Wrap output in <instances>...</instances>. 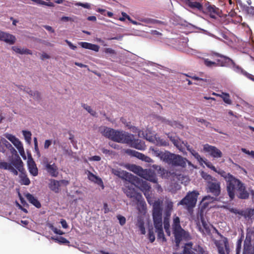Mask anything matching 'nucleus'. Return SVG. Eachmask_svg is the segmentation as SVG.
I'll return each mask as SVG.
<instances>
[{
    "label": "nucleus",
    "instance_id": "nucleus-1",
    "mask_svg": "<svg viewBox=\"0 0 254 254\" xmlns=\"http://www.w3.org/2000/svg\"><path fill=\"white\" fill-rule=\"evenodd\" d=\"M102 133L104 136L113 141L129 144L131 147L138 150L144 149V144L140 140L134 139L133 134L107 127L104 129Z\"/></svg>",
    "mask_w": 254,
    "mask_h": 254
},
{
    "label": "nucleus",
    "instance_id": "nucleus-2",
    "mask_svg": "<svg viewBox=\"0 0 254 254\" xmlns=\"http://www.w3.org/2000/svg\"><path fill=\"white\" fill-rule=\"evenodd\" d=\"M226 190L231 200L235 198L237 193L238 197L240 199H246L249 197V193L246 190L245 184L234 176L231 177L226 183Z\"/></svg>",
    "mask_w": 254,
    "mask_h": 254
},
{
    "label": "nucleus",
    "instance_id": "nucleus-3",
    "mask_svg": "<svg viewBox=\"0 0 254 254\" xmlns=\"http://www.w3.org/2000/svg\"><path fill=\"white\" fill-rule=\"evenodd\" d=\"M162 209L159 203H155L153 206V220L155 229V232L157 233V239L161 240L162 242H166L163 229L162 227Z\"/></svg>",
    "mask_w": 254,
    "mask_h": 254
},
{
    "label": "nucleus",
    "instance_id": "nucleus-4",
    "mask_svg": "<svg viewBox=\"0 0 254 254\" xmlns=\"http://www.w3.org/2000/svg\"><path fill=\"white\" fill-rule=\"evenodd\" d=\"M172 227V233L177 247H179L181 241L183 240L188 241L191 239V236L189 233L181 227L180 219L178 216L176 215L173 216Z\"/></svg>",
    "mask_w": 254,
    "mask_h": 254
},
{
    "label": "nucleus",
    "instance_id": "nucleus-5",
    "mask_svg": "<svg viewBox=\"0 0 254 254\" xmlns=\"http://www.w3.org/2000/svg\"><path fill=\"white\" fill-rule=\"evenodd\" d=\"M206 190L207 192L211 193L214 196L210 195L205 196L202 199L203 201L208 200L209 201L205 202V203H208L209 202H213L216 200V197L219 196L221 193L220 183L217 180L212 182H208L206 184Z\"/></svg>",
    "mask_w": 254,
    "mask_h": 254
},
{
    "label": "nucleus",
    "instance_id": "nucleus-6",
    "mask_svg": "<svg viewBox=\"0 0 254 254\" xmlns=\"http://www.w3.org/2000/svg\"><path fill=\"white\" fill-rule=\"evenodd\" d=\"M198 195L199 193L196 190L189 191L178 205H183L188 211H190L195 206Z\"/></svg>",
    "mask_w": 254,
    "mask_h": 254
},
{
    "label": "nucleus",
    "instance_id": "nucleus-7",
    "mask_svg": "<svg viewBox=\"0 0 254 254\" xmlns=\"http://www.w3.org/2000/svg\"><path fill=\"white\" fill-rule=\"evenodd\" d=\"M126 183L125 188L124 189V192L129 198H133L137 201H141L142 195L137 192L134 189L135 183H138L139 178L135 177V180L133 182H128Z\"/></svg>",
    "mask_w": 254,
    "mask_h": 254
},
{
    "label": "nucleus",
    "instance_id": "nucleus-8",
    "mask_svg": "<svg viewBox=\"0 0 254 254\" xmlns=\"http://www.w3.org/2000/svg\"><path fill=\"white\" fill-rule=\"evenodd\" d=\"M187 159L179 155L169 152L165 163L174 166L186 167Z\"/></svg>",
    "mask_w": 254,
    "mask_h": 254
},
{
    "label": "nucleus",
    "instance_id": "nucleus-9",
    "mask_svg": "<svg viewBox=\"0 0 254 254\" xmlns=\"http://www.w3.org/2000/svg\"><path fill=\"white\" fill-rule=\"evenodd\" d=\"M195 221L196 226L200 232L204 234L210 233V229L209 226L207 222L205 220L202 212L197 214Z\"/></svg>",
    "mask_w": 254,
    "mask_h": 254
},
{
    "label": "nucleus",
    "instance_id": "nucleus-10",
    "mask_svg": "<svg viewBox=\"0 0 254 254\" xmlns=\"http://www.w3.org/2000/svg\"><path fill=\"white\" fill-rule=\"evenodd\" d=\"M210 55L212 57L225 58L226 66L232 65L234 70L237 72H240L243 73V74H244V73H247V72L244 70L242 67L237 65L232 59L228 57L225 56L223 55H221L216 52H212Z\"/></svg>",
    "mask_w": 254,
    "mask_h": 254
},
{
    "label": "nucleus",
    "instance_id": "nucleus-11",
    "mask_svg": "<svg viewBox=\"0 0 254 254\" xmlns=\"http://www.w3.org/2000/svg\"><path fill=\"white\" fill-rule=\"evenodd\" d=\"M203 10L204 12L209 14L211 18L214 19L217 17H220L222 14L221 10L215 5L210 4L208 2L204 4Z\"/></svg>",
    "mask_w": 254,
    "mask_h": 254
},
{
    "label": "nucleus",
    "instance_id": "nucleus-12",
    "mask_svg": "<svg viewBox=\"0 0 254 254\" xmlns=\"http://www.w3.org/2000/svg\"><path fill=\"white\" fill-rule=\"evenodd\" d=\"M203 150L208 152L213 158H221L222 157V152L217 147L214 146L206 144L203 145Z\"/></svg>",
    "mask_w": 254,
    "mask_h": 254
},
{
    "label": "nucleus",
    "instance_id": "nucleus-13",
    "mask_svg": "<svg viewBox=\"0 0 254 254\" xmlns=\"http://www.w3.org/2000/svg\"><path fill=\"white\" fill-rule=\"evenodd\" d=\"M222 59H217L216 62L211 61L209 59L203 58L204 64L208 68H213L217 66H226L225 58H221Z\"/></svg>",
    "mask_w": 254,
    "mask_h": 254
},
{
    "label": "nucleus",
    "instance_id": "nucleus-14",
    "mask_svg": "<svg viewBox=\"0 0 254 254\" xmlns=\"http://www.w3.org/2000/svg\"><path fill=\"white\" fill-rule=\"evenodd\" d=\"M113 173L127 182H133L135 180V176L126 171L113 170Z\"/></svg>",
    "mask_w": 254,
    "mask_h": 254
},
{
    "label": "nucleus",
    "instance_id": "nucleus-15",
    "mask_svg": "<svg viewBox=\"0 0 254 254\" xmlns=\"http://www.w3.org/2000/svg\"><path fill=\"white\" fill-rule=\"evenodd\" d=\"M125 152L127 154L131 155L132 156L135 157L142 161H144L146 162H150L151 158L149 157H148L144 154L136 151L135 150H131L130 149H127L126 150Z\"/></svg>",
    "mask_w": 254,
    "mask_h": 254
},
{
    "label": "nucleus",
    "instance_id": "nucleus-16",
    "mask_svg": "<svg viewBox=\"0 0 254 254\" xmlns=\"http://www.w3.org/2000/svg\"><path fill=\"white\" fill-rule=\"evenodd\" d=\"M0 40L10 45H12L15 42L16 38L13 35L1 31L0 32Z\"/></svg>",
    "mask_w": 254,
    "mask_h": 254
},
{
    "label": "nucleus",
    "instance_id": "nucleus-17",
    "mask_svg": "<svg viewBox=\"0 0 254 254\" xmlns=\"http://www.w3.org/2000/svg\"><path fill=\"white\" fill-rule=\"evenodd\" d=\"M45 169L47 172L52 176L56 177L58 175V168L56 165L53 163L52 164L48 162L45 163Z\"/></svg>",
    "mask_w": 254,
    "mask_h": 254
},
{
    "label": "nucleus",
    "instance_id": "nucleus-18",
    "mask_svg": "<svg viewBox=\"0 0 254 254\" xmlns=\"http://www.w3.org/2000/svg\"><path fill=\"white\" fill-rule=\"evenodd\" d=\"M11 164L14 166L19 172L24 171L25 169L23 167V163L18 155H17L16 158L11 161Z\"/></svg>",
    "mask_w": 254,
    "mask_h": 254
},
{
    "label": "nucleus",
    "instance_id": "nucleus-19",
    "mask_svg": "<svg viewBox=\"0 0 254 254\" xmlns=\"http://www.w3.org/2000/svg\"><path fill=\"white\" fill-rule=\"evenodd\" d=\"M140 184V190L144 193V194L147 198L148 196L149 195V192L150 191L151 187L149 185V184L146 181H142L140 183V180H139V182L138 184Z\"/></svg>",
    "mask_w": 254,
    "mask_h": 254
},
{
    "label": "nucleus",
    "instance_id": "nucleus-20",
    "mask_svg": "<svg viewBox=\"0 0 254 254\" xmlns=\"http://www.w3.org/2000/svg\"><path fill=\"white\" fill-rule=\"evenodd\" d=\"M25 197L28 201L35 206L37 208H39L41 207V204L38 199L34 197L32 194L30 193H27L25 194Z\"/></svg>",
    "mask_w": 254,
    "mask_h": 254
},
{
    "label": "nucleus",
    "instance_id": "nucleus-21",
    "mask_svg": "<svg viewBox=\"0 0 254 254\" xmlns=\"http://www.w3.org/2000/svg\"><path fill=\"white\" fill-rule=\"evenodd\" d=\"M152 150L154 156L159 157L161 160L165 162L169 151H166L165 152H163L157 148H153Z\"/></svg>",
    "mask_w": 254,
    "mask_h": 254
},
{
    "label": "nucleus",
    "instance_id": "nucleus-22",
    "mask_svg": "<svg viewBox=\"0 0 254 254\" xmlns=\"http://www.w3.org/2000/svg\"><path fill=\"white\" fill-rule=\"evenodd\" d=\"M78 44L84 49L91 50L95 52H98L99 50V46L97 45L85 42H81Z\"/></svg>",
    "mask_w": 254,
    "mask_h": 254
},
{
    "label": "nucleus",
    "instance_id": "nucleus-23",
    "mask_svg": "<svg viewBox=\"0 0 254 254\" xmlns=\"http://www.w3.org/2000/svg\"><path fill=\"white\" fill-rule=\"evenodd\" d=\"M49 187L54 192L58 193L60 190V182L55 180H51Z\"/></svg>",
    "mask_w": 254,
    "mask_h": 254
},
{
    "label": "nucleus",
    "instance_id": "nucleus-24",
    "mask_svg": "<svg viewBox=\"0 0 254 254\" xmlns=\"http://www.w3.org/2000/svg\"><path fill=\"white\" fill-rule=\"evenodd\" d=\"M28 170L30 173L33 176H37L38 174V168L35 163L33 161H29L28 163Z\"/></svg>",
    "mask_w": 254,
    "mask_h": 254
},
{
    "label": "nucleus",
    "instance_id": "nucleus-25",
    "mask_svg": "<svg viewBox=\"0 0 254 254\" xmlns=\"http://www.w3.org/2000/svg\"><path fill=\"white\" fill-rule=\"evenodd\" d=\"M143 174V175H142L141 177L145 180L154 183L157 182V179L153 173L151 172L147 173L146 171H144V173Z\"/></svg>",
    "mask_w": 254,
    "mask_h": 254
},
{
    "label": "nucleus",
    "instance_id": "nucleus-26",
    "mask_svg": "<svg viewBox=\"0 0 254 254\" xmlns=\"http://www.w3.org/2000/svg\"><path fill=\"white\" fill-rule=\"evenodd\" d=\"M20 173L19 178L20 179V184L24 185H29L30 184V181L27 176L25 170H24V171H22V172Z\"/></svg>",
    "mask_w": 254,
    "mask_h": 254
},
{
    "label": "nucleus",
    "instance_id": "nucleus-27",
    "mask_svg": "<svg viewBox=\"0 0 254 254\" xmlns=\"http://www.w3.org/2000/svg\"><path fill=\"white\" fill-rule=\"evenodd\" d=\"M187 4L191 8H195L199 10H203V9L204 6L199 2L193 1L191 0H188Z\"/></svg>",
    "mask_w": 254,
    "mask_h": 254
},
{
    "label": "nucleus",
    "instance_id": "nucleus-28",
    "mask_svg": "<svg viewBox=\"0 0 254 254\" xmlns=\"http://www.w3.org/2000/svg\"><path fill=\"white\" fill-rule=\"evenodd\" d=\"M136 225L139 229L141 234L144 235L146 232L144 227V222L142 217H138Z\"/></svg>",
    "mask_w": 254,
    "mask_h": 254
},
{
    "label": "nucleus",
    "instance_id": "nucleus-29",
    "mask_svg": "<svg viewBox=\"0 0 254 254\" xmlns=\"http://www.w3.org/2000/svg\"><path fill=\"white\" fill-rule=\"evenodd\" d=\"M163 225L166 234L168 236H170L171 233L170 229V225L169 221V217H168L167 215H166V216L164 218Z\"/></svg>",
    "mask_w": 254,
    "mask_h": 254
},
{
    "label": "nucleus",
    "instance_id": "nucleus-30",
    "mask_svg": "<svg viewBox=\"0 0 254 254\" xmlns=\"http://www.w3.org/2000/svg\"><path fill=\"white\" fill-rule=\"evenodd\" d=\"M242 216L246 219H252L253 217H254V209L247 208L245 210H243Z\"/></svg>",
    "mask_w": 254,
    "mask_h": 254
},
{
    "label": "nucleus",
    "instance_id": "nucleus-31",
    "mask_svg": "<svg viewBox=\"0 0 254 254\" xmlns=\"http://www.w3.org/2000/svg\"><path fill=\"white\" fill-rule=\"evenodd\" d=\"M192 243H188L186 244L185 246L183 248V252L181 253H174V254H192Z\"/></svg>",
    "mask_w": 254,
    "mask_h": 254
},
{
    "label": "nucleus",
    "instance_id": "nucleus-32",
    "mask_svg": "<svg viewBox=\"0 0 254 254\" xmlns=\"http://www.w3.org/2000/svg\"><path fill=\"white\" fill-rule=\"evenodd\" d=\"M218 174H219L221 177H222L226 181V183L230 179L231 177H233V176L229 173H226L223 170L220 169L217 170L216 172Z\"/></svg>",
    "mask_w": 254,
    "mask_h": 254
},
{
    "label": "nucleus",
    "instance_id": "nucleus-33",
    "mask_svg": "<svg viewBox=\"0 0 254 254\" xmlns=\"http://www.w3.org/2000/svg\"><path fill=\"white\" fill-rule=\"evenodd\" d=\"M185 75L196 80L202 81L206 83L210 82V80L209 79H208V76L206 75L203 74V73L201 74V76L202 77H199L196 76H190L187 74H185Z\"/></svg>",
    "mask_w": 254,
    "mask_h": 254
},
{
    "label": "nucleus",
    "instance_id": "nucleus-34",
    "mask_svg": "<svg viewBox=\"0 0 254 254\" xmlns=\"http://www.w3.org/2000/svg\"><path fill=\"white\" fill-rule=\"evenodd\" d=\"M13 144L18 150L20 155L23 156L25 154V153L22 143L19 141L18 139H17L13 143Z\"/></svg>",
    "mask_w": 254,
    "mask_h": 254
},
{
    "label": "nucleus",
    "instance_id": "nucleus-35",
    "mask_svg": "<svg viewBox=\"0 0 254 254\" xmlns=\"http://www.w3.org/2000/svg\"><path fill=\"white\" fill-rule=\"evenodd\" d=\"M88 178L91 181L94 182L98 185L103 184L102 180L91 172L89 173Z\"/></svg>",
    "mask_w": 254,
    "mask_h": 254
},
{
    "label": "nucleus",
    "instance_id": "nucleus-36",
    "mask_svg": "<svg viewBox=\"0 0 254 254\" xmlns=\"http://www.w3.org/2000/svg\"><path fill=\"white\" fill-rule=\"evenodd\" d=\"M131 171L134 172L135 173L137 174L138 175L142 176V175H143V173H144V170H143V169L140 167L136 166L135 165H133L131 167Z\"/></svg>",
    "mask_w": 254,
    "mask_h": 254
},
{
    "label": "nucleus",
    "instance_id": "nucleus-37",
    "mask_svg": "<svg viewBox=\"0 0 254 254\" xmlns=\"http://www.w3.org/2000/svg\"><path fill=\"white\" fill-rule=\"evenodd\" d=\"M172 143L178 149L181 151H182L183 149V144H184V142L182 141L178 136L175 140V141L172 142Z\"/></svg>",
    "mask_w": 254,
    "mask_h": 254
},
{
    "label": "nucleus",
    "instance_id": "nucleus-38",
    "mask_svg": "<svg viewBox=\"0 0 254 254\" xmlns=\"http://www.w3.org/2000/svg\"><path fill=\"white\" fill-rule=\"evenodd\" d=\"M53 240H54L55 242H58L60 244H65L69 245L70 242L68 240L63 237H57L56 238L52 237Z\"/></svg>",
    "mask_w": 254,
    "mask_h": 254
},
{
    "label": "nucleus",
    "instance_id": "nucleus-39",
    "mask_svg": "<svg viewBox=\"0 0 254 254\" xmlns=\"http://www.w3.org/2000/svg\"><path fill=\"white\" fill-rule=\"evenodd\" d=\"M201 176L206 181V184H207L208 182H212L216 180L215 178L212 177L209 174L204 172H202Z\"/></svg>",
    "mask_w": 254,
    "mask_h": 254
},
{
    "label": "nucleus",
    "instance_id": "nucleus-40",
    "mask_svg": "<svg viewBox=\"0 0 254 254\" xmlns=\"http://www.w3.org/2000/svg\"><path fill=\"white\" fill-rule=\"evenodd\" d=\"M193 250L196 252L195 254H209L208 251L199 245L196 246Z\"/></svg>",
    "mask_w": 254,
    "mask_h": 254
},
{
    "label": "nucleus",
    "instance_id": "nucleus-41",
    "mask_svg": "<svg viewBox=\"0 0 254 254\" xmlns=\"http://www.w3.org/2000/svg\"><path fill=\"white\" fill-rule=\"evenodd\" d=\"M24 91H26L27 93H28L29 95H30L32 96H33L35 99L38 100L40 98V94L39 92L38 91H32V90H30L29 88L24 89Z\"/></svg>",
    "mask_w": 254,
    "mask_h": 254
},
{
    "label": "nucleus",
    "instance_id": "nucleus-42",
    "mask_svg": "<svg viewBox=\"0 0 254 254\" xmlns=\"http://www.w3.org/2000/svg\"><path fill=\"white\" fill-rule=\"evenodd\" d=\"M173 203L172 201L168 202L166 206V215L170 216L171 213L173 210Z\"/></svg>",
    "mask_w": 254,
    "mask_h": 254
},
{
    "label": "nucleus",
    "instance_id": "nucleus-43",
    "mask_svg": "<svg viewBox=\"0 0 254 254\" xmlns=\"http://www.w3.org/2000/svg\"><path fill=\"white\" fill-rule=\"evenodd\" d=\"M82 107L85 109L89 113H90L92 116H96V112L93 110L91 107L87 104H83Z\"/></svg>",
    "mask_w": 254,
    "mask_h": 254
},
{
    "label": "nucleus",
    "instance_id": "nucleus-44",
    "mask_svg": "<svg viewBox=\"0 0 254 254\" xmlns=\"http://www.w3.org/2000/svg\"><path fill=\"white\" fill-rule=\"evenodd\" d=\"M22 133L26 141L28 143H30L32 135L31 132L27 130H22Z\"/></svg>",
    "mask_w": 254,
    "mask_h": 254
},
{
    "label": "nucleus",
    "instance_id": "nucleus-45",
    "mask_svg": "<svg viewBox=\"0 0 254 254\" xmlns=\"http://www.w3.org/2000/svg\"><path fill=\"white\" fill-rule=\"evenodd\" d=\"M222 98L225 103L229 105L232 104V101L230 99V95L228 93L225 92L223 93V95H222Z\"/></svg>",
    "mask_w": 254,
    "mask_h": 254
},
{
    "label": "nucleus",
    "instance_id": "nucleus-46",
    "mask_svg": "<svg viewBox=\"0 0 254 254\" xmlns=\"http://www.w3.org/2000/svg\"><path fill=\"white\" fill-rule=\"evenodd\" d=\"M156 140L157 143V144L160 146H166L169 145L168 142L164 139L158 137L156 138Z\"/></svg>",
    "mask_w": 254,
    "mask_h": 254
},
{
    "label": "nucleus",
    "instance_id": "nucleus-47",
    "mask_svg": "<svg viewBox=\"0 0 254 254\" xmlns=\"http://www.w3.org/2000/svg\"><path fill=\"white\" fill-rule=\"evenodd\" d=\"M192 155L194 156V157L197 159L199 162H202L203 161V160L202 157L200 156V155L198 154V152H197L195 150H194L193 149L191 150V151L190 152Z\"/></svg>",
    "mask_w": 254,
    "mask_h": 254
},
{
    "label": "nucleus",
    "instance_id": "nucleus-48",
    "mask_svg": "<svg viewBox=\"0 0 254 254\" xmlns=\"http://www.w3.org/2000/svg\"><path fill=\"white\" fill-rule=\"evenodd\" d=\"M148 236L151 243L154 242L155 237L152 228L149 229Z\"/></svg>",
    "mask_w": 254,
    "mask_h": 254
},
{
    "label": "nucleus",
    "instance_id": "nucleus-49",
    "mask_svg": "<svg viewBox=\"0 0 254 254\" xmlns=\"http://www.w3.org/2000/svg\"><path fill=\"white\" fill-rule=\"evenodd\" d=\"M117 218L119 221V223L121 226H123L126 224V219L124 216L121 215H118L117 216Z\"/></svg>",
    "mask_w": 254,
    "mask_h": 254
},
{
    "label": "nucleus",
    "instance_id": "nucleus-50",
    "mask_svg": "<svg viewBox=\"0 0 254 254\" xmlns=\"http://www.w3.org/2000/svg\"><path fill=\"white\" fill-rule=\"evenodd\" d=\"M215 244L217 247L218 251L219 254H226L222 245H221L219 243H216Z\"/></svg>",
    "mask_w": 254,
    "mask_h": 254
},
{
    "label": "nucleus",
    "instance_id": "nucleus-51",
    "mask_svg": "<svg viewBox=\"0 0 254 254\" xmlns=\"http://www.w3.org/2000/svg\"><path fill=\"white\" fill-rule=\"evenodd\" d=\"M74 4L76 6H82L84 8H87V9H89L91 7L90 4L88 3H81L80 2H76Z\"/></svg>",
    "mask_w": 254,
    "mask_h": 254
},
{
    "label": "nucleus",
    "instance_id": "nucleus-52",
    "mask_svg": "<svg viewBox=\"0 0 254 254\" xmlns=\"http://www.w3.org/2000/svg\"><path fill=\"white\" fill-rule=\"evenodd\" d=\"M205 165L209 168L211 169L212 170L214 171V172H216L217 169L214 166H213L212 163L209 161H203Z\"/></svg>",
    "mask_w": 254,
    "mask_h": 254
},
{
    "label": "nucleus",
    "instance_id": "nucleus-53",
    "mask_svg": "<svg viewBox=\"0 0 254 254\" xmlns=\"http://www.w3.org/2000/svg\"><path fill=\"white\" fill-rule=\"evenodd\" d=\"M229 211L232 213H233L235 214H239L241 216H242V214L243 213V210H239L235 208H230Z\"/></svg>",
    "mask_w": 254,
    "mask_h": 254
},
{
    "label": "nucleus",
    "instance_id": "nucleus-54",
    "mask_svg": "<svg viewBox=\"0 0 254 254\" xmlns=\"http://www.w3.org/2000/svg\"><path fill=\"white\" fill-rule=\"evenodd\" d=\"M10 165V164H9L5 162H0V169H3L5 170H8L9 168V166Z\"/></svg>",
    "mask_w": 254,
    "mask_h": 254
},
{
    "label": "nucleus",
    "instance_id": "nucleus-55",
    "mask_svg": "<svg viewBox=\"0 0 254 254\" xmlns=\"http://www.w3.org/2000/svg\"><path fill=\"white\" fill-rule=\"evenodd\" d=\"M104 52L106 54H109L110 55H116V52L115 50H114L110 48H105L104 49Z\"/></svg>",
    "mask_w": 254,
    "mask_h": 254
},
{
    "label": "nucleus",
    "instance_id": "nucleus-56",
    "mask_svg": "<svg viewBox=\"0 0 254 254\" xmlns=\"http://www.w3.org/2000/svg\"><path fill=\"white\" fill-rule=\"evenodd\" d=\"M6 137L12 143L16 140L18 138H17L15 136L11 134H8L6 135Z\"/></svg>",
    "mask_w": 254,
    "mask_h": 254
},
{
    "label": "nucleus",
    "instance_id": "nucleus-57",
    "mask_svg": "<svg viewBox=\"0 0 254 254\" xmlns=\"http://www.w3.org/2000/svg\"><path fill=\"white\" fill-rule=\"evenodd\" d=\"M241 150L243 152L247 154H248V155H251V156L254 158V151H250L249 150L246 149V148H242L241 149Z\"/></svg>",
    "mask_w": 254,
    "mask_h": 254
},
{
    "label": "nucleus",
    "instance_id": "nucleus-58",
    "mask_svg": "<svg viewBox=\"0 0 254 254\" xmlns=\"http://www.w3.org/2000/svg\"><path fill=\"white\" fill-rule=\"evenodd\" d=\"M21 55L26 54V55H32V52L31 50L28 49H21Z\"/></svg>",
    "mask_w": 254,
    "mask_h": 254
},
{
    "label": "nucleus",
    "instance_id": "nucleus-59",
    "mask_svg": "<svg viewBox=\"0 0 254 254\" xmlns=\"http://www.w3.org/2000/svg\"><path fill=\"white\" fill-rule=\"evenodd\" d=\"M52 230L55 234H59L60 235L64 234V232H63L62 230H59L53 226H52Z\"/></svg>",
    "mask_w": 254,
    "mask_h": 254
},
{
    "label": "nucleus",
    "instance_id": "nucleus-60",
    "mask_svg": "<svg viewBox=\"0 0 254 254\" xmlns=\"http://www.w3.org/2000/svg\"><path fill=\"white\" fill-rule=\"evenodd\" d=\"M3 144L5 145V146L6 147V148H11L13 151L16 152V150L14 149V148L12 147L11 144L8 141H7L6 139H3Z\"/></svg>",
    "mask_w": 254,
    "mask_h": 254
},
{
    "label": "nucleus",
    "instance_id": "nucleus-61",
    "mask_svg": "<svg viewBox=\"0 0 254 254\" xmlns=\"http://www.w3.org/2000/svg\"><path fill=\"white\" fill-rule=\"evenodd\" d=\"M8 170L10 171L15 176H17L18 175L17 171L15 168H14V167L11 165V164H10V165L9 166Z\"/></svg>",
    "mask_w": 254,
    "mask_h": 254
},
{
    "label": "nucleus",
    "instance_id": "nucleus-62",
    "mask_svg": "<svg viewBox=\"0 0 254 254\" xmlns=\"http://www.w3.org/2000/svg\"><path fill=\"white\" fill-rule=\"evenodd\" d=\"M52 144V140L47 139L46 140L44 143V148L45 149H48L50 146Z\"/></svg>",
    "mask_w": 254,
    "mask_h": 254
},
{
    "label": "nucleus",
    "instance_id": "nucleus-63",
    "mask_svg": "<svg viewBox=\"0 0 254 254\" xmlns=\"http://www.w3.org/2000/svg\"><path fill=\"white\" fill-rule=\"evenodd\" d=\"M101 159L99 156L95 155L89 158L90 161H99Z\"/></svg>",
    "mask_w": 254,
    "mask_h": 254
},
{
    "label": "nucleus",
    "instance_id": "nucleus-64",
    "mask_svg": "<svg viewBox=\"0 0 254 254\" xmlns=\"http://www.w3.org/2000/svg\"><path fill=\"white\" fill-rule=\"evenodd\" d=\"M65 42L67 43L70 48L72 50H75L76 49V46L73 45L70 41L67 40H65Z\"/></svg>",
    "mask_w": 254,
    "mask_h": 254
}]
</instances>
